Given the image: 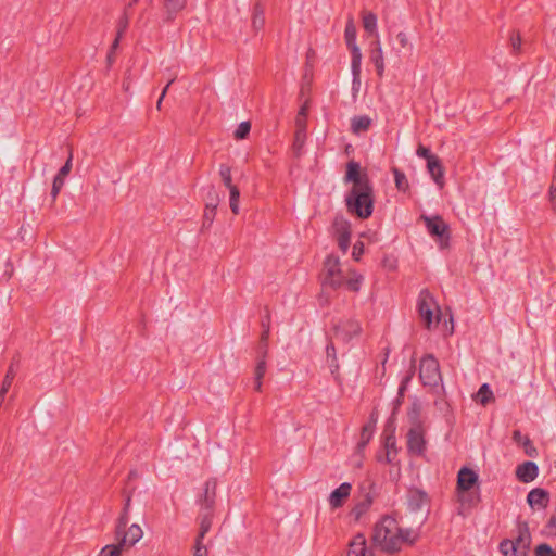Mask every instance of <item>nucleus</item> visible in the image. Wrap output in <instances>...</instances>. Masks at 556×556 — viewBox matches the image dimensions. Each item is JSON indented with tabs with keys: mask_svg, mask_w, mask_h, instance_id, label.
<instances>
[{
	"mask_svg": "<svg viewBox=\"0 0 556 556\" xmlns=\"http://www.w3.org/2000/svg\"><path fill=\"white\" fill-rule=\"evenodd\" d=\"M417 534L409 528H401L395 517L382 516L374 526L372 543L376 547L388 554L401 551L404 543L413 544Z\"/></svg>",
	"mask_w": 556,
	"mask_h": 556,
	"instance_id": "nucleus-1",
	"label": "nucleus"
},
{
	"mask_svg": "<svg viewBox=\"0 0 556 556\" xmlns=\"http://www.w3.org/2000/svg\"><path fill=\"white\" fill-rule=\"evenodd\" d=\"M346 208L358 218L366 219L374 211L372 185L352 188L345 197Z\"/></svg>",
	"mask_w": 556,
	"mask_h": 556,
	"instance_id": "nucleus-2",
	"label": "nucleus"
},
{
	"mask_svg": "<svg viewBox=\"0 0 556 556\" xmlns=\"http://www.w3.org/2000/svg\"><path fill=\"white\" fill-rule=\"evenodd\" d=\"M358 489L361 498L351 510V515L355 521H359L362 517L369 511L375 500L379 495L378 485L370 479L363 481Z\"/></svg>",
	"mask_w": 556,
	"mask_h": 556,
	"instance_id": "nucleus-3",
	"label": "nucleus"
},
{
	"mask_svg": "<svg viewBox=\"0 0 556 556\" xmlns=\"http://www.w3.org/2000/svg\"><path fill=\"white\" fill-rule=\"evenodd\" d=\"M418 313L427 329H431L433 325L440 321L441 311L428 290H421L418 296Z\"/></svg>",
	"mask_w": 556,
	"mask_h": 556,
	"instance_id": "nucleus-4",
	"label": "nucleus"
},
{
	"mask_svg": "<svg viewBox=\"0 0 556 556\" xmlns=\"http://www.w3.org/2000/svg\"><path fill=\"white\" fill-rule=\"evenodd\" d=\"M325 280L324 285L338 289L344 285V277L341 270L340 258L336 255H328L324 262Z\"/></svg>",
	"mask_w": 556,
	"mask_h": 556,
	"instance_id": "nucleus-5",
	"label": "nucleus"
},
{
	"mask_svg": "<svg viewBox=\"0 0 556 556\" xmlns=\"http://www.w3.org/2000/svg\"><path fill=\"white\" fill-rule=\"evenodd\" d=\"M419 378L424 386H437L441 379L439 363L433 355H426L420 361Z\"/></svg>",
	"mask_w": 556,
	"mask_h": 556,
	"instance_id": "nucleus-6",
	"label": "nucleus"
},
{
	"mask_svg": "<svg viewBox=\"0 0 556 556\" xmlns=\"http://www.w3.org/2000/svg\"><path fill=\"white\" fill-rule=\"evenodd\" d=\"M218 481L215 477L208 478L198 494L197 504L200 510L215 511Z\"/></svg>",
	"mask_w": 556,
	"mask_h": 556,
	"instance_id": "nucleus-7",
	"label": "nucleus"
},
{
	"mask_svg": "<svg viewBox=\"0 0 556 556\" xmlns=\"http://www.w3.org/2000/svg\"><path fill=\"white\" fill-rule=\"evenodd\" d=\"M427 442L425 439V431L421 425H416L410 428L407 433V450L410 454L416 456H424L426 452Z\"/></svg>",
	"mask_w": 556,
	"mask_h": 556,
	"instance_id": "nucleus-8",
	"label": "nucleus"
},
{
	"mask_svg": "<svg viewBox=\"0 0 556 556\" xmlns=\"http://www.w3.org/2000/svg\"><path fill=\"white\" fill-rule=\"evenodd\" d=\"M422 219L426 223V227L428 232L439 238L441 245H445L450 236H448V226L443 220V218L439 215L433 217L422 216Z\"/></svg>",
	"mask_w": 556,
	"mask_h": 556,
	"instance_id": "nucleus-9",
	"label": "nucleus"
},
{
	"mask_svg": "<svg viewBox=\"0 0 556 556\" xmlns=\"http://www.w3.org/2000/svg\"><path fill=\"white\" fill-rule=\"evenodd\" d=\"M345 182H353L352 188H362L371 185L368 175L361 174V165L355 161H350L346 165V173L344 176Z\"/></svg>",
	"mask_w": 556,
	"mask_h": 556,
	"instance_id": "nucleus-10",
	"label": "nucleus"
},
{
	"mask_svg": "<svg viewBox=\"0 0 556 556\" xmlns=\"http://www.w3.org/2000/svg\"><path fill=\"white\" fill-rule=\"evenodd\" d=\"M344 38L346 46L351 51L352 59H354V64L357 66L358 59H362V52L359 47L356 45V27L353 18H350L345 25Z\"/></svg>",
	"mask_w": 556,
	"mask_h": 556,
	"instance_id": "nucleus-11",
	"label": "nucleus"
},
{
	"mask_svg": "<svg viewBox=\"0 0 556 556\" xmlns=\"http://www.w3.org/2000/svg\"><path fill=\"white\" fill-rule=\"evenodd\" d=\"M334 329L336 334L345 342L352 340L354 337L359 336L362 332L359 323L354 319L341 321L338 326H336Z\"/></svg>",
	"mask_w": 556,
	"mask_h": 556,
	"instance_id": "nucleus-12",
	"label": "nucleus"
},
{
	"mask_svg": "<svg viewBox=\"0 0 556 556\" xmlns=\"http://www.w3.org/2000/svg\"><path fill=\"white\" fill-rule=\"evenodd\" d=\"M143 536L141 527L137 523H132L128 529L122 531V534L115 535L116 541H121L122 545L126 548L132 547Z\"/></svg>",
	"mask_w": 556,
	"mask_h": 556,
	"instance_id": "nucleus-13",
	"label": "nucleus"
},
{
	"mask_svg": "<svg viewBox=\"0 0 556 556\" xmlns=\"http://www.w3.org/2000/svg\"><path fill=\"white\" fill-rule=\"evenodd\" d=\"M478 475L475 470L463 467L457 473L456 489L458 492H466L473 488L478 483Z\"/></svg>",
	"mask_w": 556,
	"mask_h": 556,
	"instance_id": "nucleus-14",
	"label": "nucleus"
},
{
	"mask_svg": "<svg viewBox=\"0 0 556 556\" xmlns=\"http://www.w3.org/2000/svg\"><path fill=\"white\" fill-rule=\"evenodd\" d=\"M352 484L349 482L341 483L334 489L328 498L329 505L332 509L340 508L344 505L345 501L350 497Z\"/></svg>",
	"mask_w": 556,
	"mask_h": 556,
	"instance_id": "nucleus-15",
	"label": "nucleus"
},
{
	"mask_svg": "<svg viewBox=\"0 0 556 556\" xmlns=\"http://www.w3.org/2000/svg\"><path fill=\"white\" fill-rule=\"evenodd\" d=\"M539 467L534 462L528 460L517 466L516 477L520 482L529 483L535 480Z\"/></svg>",
	"mask_w": 556,
	"mask_h": 556,
	"instance_id": "nucleus-16",
	"label": "nucleus"
},
{
	"mask_svg": "<svg viewBox=\"0 0 556 556\" xmlns=\"http://www.w3.org/2000/svg\"><path fill=\"white\" fill-rule=\"evenodd\" d=\"M527 502L533 509H545L549 503V493L542 488L532 489L527 495Z\"/></svg>",
	"mask_w": 556,
	"mask_h": 556,
	"instance_id": "nucleus-17",
	"label": "nucleus"
},
{
	"mask_svg": "<svg viewBox=\"0 0 556 556\" xmlns=\"http://www.w3.org/2000/svg\"><path fill=\"white\" fill-rule=\"evenodd\" d=\"M346 556H372V553L367 548L364 534L358 533L353 538L349 544Z\"/></svg>",
	"mask_w": 556,
	"mask_h": 556,
	"instance_id": "nucleus-18",
	"label": "nucleus"
},
{
	"mask_svg": "<svg viewBox=\"0 0 556 556\" xmlns=\"http://www.w3.org/2000/svg\"><path fill=\"white\" fill-rule=\"evenodd\" d=\"M371 47L370 61L375 64L377 75L382 77L384 73V61L380 39L375 40Z\"/></svg>",
	"mask_w": 556,
	"mask_h": 556,
	"instance_id": "nucleus-19",
	"label": "nucleus"
},
{
	"mask_svg": "<svg viewBox=\"0 0 556 556\" xmlns=\"http://www.w3.org/2000/svg\"><path fill=\"white\" fill-rule=\"evenodd\" d=\"M427 169L434 182L442 188L444 186V168L438 156L427 162Z\"/></svg>",
	"mask_w": 556,
	"mask_h": 556,
	"instance_id": "nucleus-20",
	"label": "nucleus"
},
{
	"mask_svg": "<svg viewBox=\"0 0 556 556\" xmlns=\"http://www.w3.org/2000/svg\"><path fill=\"white\" fill-rule=\"evenodd\" d=\"M163 2L165 13L164 20L166 22L174 21L177 14L187 5V0H163Z\"/></svg>",
	"mask_w": 556,
	"mask_h": 556,
	"instance_id": "nucleus-21",
	"label": "nucleus"
},
{
	"mask_svg": "<svg viewBox=\"0 0 556 556\" xmlns=\"http://www.w3.org/2000/svg\"><path fill=\"white\" fill-rule=\"evenodd\" d=\"M296 126H298V129L295 130V134H294L292 150H293L294 155L296 157H299L302 154V150H303V147L306 141V128H305V124L302 123L300 118H296Z\"/></svg>",
	"mask_w": 556,
	"mask_h": 556,
	"instance_id": "nucleus-22",
	"label": "nucleus"
},
{
	"mask_svg": "<svg viewBox=\"0 0 556 556\" xmlns=\"http://www.w3.org/2000/svg\"><path fill=\"white\" fill-rule=\"evenodd\" d=\"M428 504V496L424 491L413 490L408 496V507L410 510H419Z\"/></svg>",
	"mask_w": 556,
	"mask_h": 556,
	"instance_id": "nucleus-23",
	"label": "nucleus"
},
{
	"mask_svg": "<svg viewBox=\"0 0 556 556\" xmlns=\"http://www.w3.org/2000/svg\"><path fill=\"white\" fill-rule=\"evenodd\" d=\"M20 365V359L18 357H14L8 369H7V372H5V376L3 378V381H2V384H1V389H2V393L3 392H8L16 377V372H17V367Z\"/></svg>",
	"mask_w": 556,
	"mask_h": 556,
	"instance_id": "nucleus-24",
	"label": "nucleus"
},
{
	"mask_svg": "<svg viewBox=\"0 0 556 556\" xmlns=\"http://www.w3.org/2000/svg\"><path fill=\"white\" fill-rule=\"evenodd\" d=\"M362 20L365 31L371 36H375L376 40L379 39V34L377 30V15L372 12H363Z\"/></svg>",
	"mask_w": 556,
	"mask_h": 556,
	"instance_id": "nucleus-25",
	"label": "nucleus"
},
{
	"mask_svg": "<svg viewBox=\"0 0 556 556\" xmlns=\"http://www.w3.org/2000/svg\"><path fill=\"white\" fill-rule=\"evenodd\" d=\"M213 517H214V511L200 510V514H199L200 530H199V534H198V535H200V539H204L206 533L211 530Z\"/></svg>",
	"mask_w": 556,
	"mask_h": 556,
	"instance_id": "nucleus-26",
	"label": "nucleus"
},
{
	"mask_svg": "<svg viewBox=\"0 0 556 556\" xmlns=\"http://www.w3.org/2000/svg\"><path fill=\"white\" fill-rule=\"evenodd\" d=\"M511 541L516 545V547H518V548H522L523 547V551L527 554L528 549H529V546H530V542H531V534H530L527 526L519 527L518 536L515 540H511Z\"/></svg>",
	"mask_w": 556,
	"mask_h": 556,
	"instance_id": "nucleus-27",
	"label": "nucleus"
},
{
	"mask_svg": "<svg viewBox=\"0 0 556 556\" xmlns=\"http://www.w3.org/2000/svg\"><path fill=\"white\" fill-rule=\"evenodd\" d=\"M500 551L504 556H526L523 547H516L513 541L508 539H505L500 543Z\"/></svg>",
	"mask_w": 556,
	"mask_h": 556,
	"instance_id": "nucleus-28",
	"label": "nucleus"
},
{
	"mask_svg": "<svg viewBox=\"0 0 556 556\" xmlns=\"http://www.w3.org/2000/svg\"><path fill=\"white\" fill-rule=\"evenodd\" d=\"M371 119L367 115L355 116L351 121V129L354 134H361L369 129Z\"/></svg>",
	"mask_w": 556,
	"mask_h": 556,
	"instance_id": "nucleus-29",
	"label": "nucleus"
},
{
	"mask_svg": "<svg viewBox=\"0 0 556 556\" xmlns=\"http://www.w3.org/2000/svg\"><path fill=\"white\" fill-rule=\"evenodd\" d=\"M493 400H494L493 392H492L490 386L488 383H483L479 388V390L476 394V402H478L482 405H486L488 403H490Z\"/></svg>",
	"mask_w": 556,
	"mask_h": 556,
	"instance_id": "nucleus-30",
	"label": "nucleus"
},
{
	"mask_svg": "<svg viewBox=\"0 0 556 556\" xmlns=\"http://www.w3.org/2000/svg\"><path fill=\"white\" fill-rule=\"evenodd\" d=\"M392 173L394 175V182L397 190L406 192L409 189V184L406 175L397 167H393Z\"/></svg>",
	"mask_w": 556,
	"mask_h": 556,
	"instance_id": "nucleus-31",
	"label": "nucleus"
},
{
	"mask_svg": "<svg viewBox=\"0 0 556 556\" xmlns=\"http://www.w3.org/2000/svg\"><path fill=\"white\" fill-rule=\"evenodd\" d=\"M374 422H376V421L374 420ZM374 431H375V424H367V425L363 426L362 432H361V440L357 444L358 448H364L369 443V441L372 438Z\"/></svg>",
	"mask_w": 556,
	"mask_h": 556,
	"instance_id": "nucleus-32",
	"label": "nucleus"
},
{
	"mask_svg": "<svg viewBox=\"0 0 556 556\" xmlns=\"http://www.w3.org/2000/svg\"><path fill=\"white\" fill-rule=\"evenodd\" d=\"M126 548L122 545L121 541H117L116 544H108L101 548L99 556H122V553Z\"/></svg>",
	"mask_w": 556,
	"mask_h": 556,
	"instance_id": "nucleus-33",
	"label": "nucleus"
},
{
	"mask_svg": "<svg viewBox=\"0 0 556 556\" xmlns=\"http://www.w3.org/2000/svg\"><path fill=\"white\" fill-rule=\"evenodd\" d=\"M334 232L338 236L340 235H351V225L343 217H336L333 220Z\"/></svg>",
	"mask_w": 556,
	"mask_h": 556,
	"instance_id": "nucleus-34",
	"label": "nucleus"
},
{
	"mask_svg": "<svg viewBox=\"0 0 556 556\" xmlns=\"http://www.w3.org/2000/svg\"><path fill=\"white\" fill-rule=\"evenodd\" d=\"M239 198L240 191L238 187H233L229 189V206L231 212L237 215L239 214Z\"/></svg>",
	"mask_w": 556,
	"mask_h": 556,
	"instance_id": "nucleus-35",
	"label": "nucleus"
},
{
	"mask_svg": "<svg viewBox=\"0 0 556 556\" xmlns=\"http://www.w3.org/2000/svg\"><path fill=\"white\" fill-rule=\"evenodd\" d=\"M220 203V195L217 192V190L211 186L207 190L206 199H205V205L208 207H218Z\"/></svg>",
	"mask_w": 556,
	"mask_h": 556,
	"instance_id": "nucleus-36",
	"label": "nucleus"
},
{
	"mask_svg": "<svg viewBox=\"0 0 556 556\" xmlns=\"http://www.w3.org/2000/svg\"><path fill=\"white\" fill-rule=\"evenodd\" d=\"M216 210L217 207H208L207 205H205L203 213L202 230L207 229L212 226L214 218L216 216Z\"/></svg>",
	"mask_w": 556,
	"mask_h": 556,
	"instance_id": "nucleus-37",
	"label": "nucleus"
},
{
	"mask_svg": "<svg viewBox=\"0 0 556 556\" xmlns=\"http://www.w3.org/2000/svg\"><path fill=\"white\" fill-rule=\"evenodd\" d=\"M265 17H264V11L263 8L260 4H256L254 7V13H253V27L255 29H261L264 26Z\"/></svg>",
	"mask_w": 556,
	"mask_h": 556,
	"instance_id": "nucleus-38",
	"label": "nucleus"
},
{
	"mask_svg": "<svg viewBox=\"0 0 556 556\" xmlns=\"http://www.w3.org/2000/svg\"><path fill=\"white\" fill-rule=\"evenodd\" d=\"M219 175H220V178H222L224 185L228 189L236 187L235 185H232L231 168L228 165H226V164L220 165Z\"/></svg>",
	"mask_w": 556,
	"mask_h": 556,
	"instance_id": "nucleus-39",
	"label": "nucleus"
},
{
	"mask_svg": "<svg viewBox=\"0 0 556 556\" xmlns=\"http://www.w3.org/2000/svg\"><path fill=\"white\" fill-rule=\"evenodd\" d=\"M361 63L362 59H358L357 66L354 64V59L351 61V68L353 75V89H357L361 85Z\"/></svg>",
	"mask_w": 556,
	"mask_h": 556,
	"instance_id": "nucleus-40",
	"label": "nucleus"
},
{
	"mask_svg": "<svg viewBox=\"0 0 556 556\" xmlns=\"http://www.w3.org/2000/svg\"><path fill=\"white\" fill-rule=\"evenodd\" d=\"M251 130L250 122H242L239 124L238 128L235 131V138L238 140L247 138Z\"/></svg>",
	"mask_w": 556,
	"mask_h": 556,
	"instance_id": "nucleus-41",
	"label": "nucleus"
},
{
	"mask_svg": "<svg viewBox=\"0 0 556 556\" xmlns=\"http://www.w3.org/2000/svg\"><path fill=\"white\" fill-rule=\"evenodd\" d=\"M129 522V514L128 513H121V516L117 519L116 527H115V535L122 534V531L127 528V525Z\"/></svg>",
	"mask_w": 556,
	"mask_h": 556,
	"instance_id": "nucleus-42",
	"label": "nucleus"
},
{
	"mask_svg": "<svg viewBox=\"0 0 556 556\" xmlns=\"http://www.w3.org/2000/svg\"><path fill=\"white\" fill-rule=\"evenodd\" d=\"M193 556H208L207 547L203 544V539H200V535L195 539Z\"/></svg>",
	"mask_w": 556,
	"mask_h": 556,
	"instance_id": "nucleus-43",
	"label": "nucleus"
},
{
	"mask_svg": "<svg viewBox=\"0 0 556 556\" xmlns=\"http://www.w3.org/2000/svg\"><path fill=\"white\" fill-rule=\"evenodd\" d=\"M266 374V359L264 357H261L257 361L255 370H254V380H263L264 376Z\"/></svg>",
	"mask_w": 556,
	"mask_h": 556,
	"instance_id": "nucleus-44",
	"label": "nucleus"
},
{
	"mask_svg": "<svg viewBox=\"0 0 556 556\" xmlns=\"http://www.w3.org/2000/svg\"><path fill=\"white\" fill-rule=\"evenodd\" d=\"M362 281V275H355L354 277L349 278L348 280L344 279V283H346L348 288L354 292H357L359 290Z\"/></svg>",
	"mask_w": 556,
	"mask_h": 556,
	"instance_id": "nucleus-45",
	"label": "nucleus"
},
{
	"mask_svg": "<svg viewBox=\"0 0 556 556\" xmlns=\"http://www.w3.org/2000/svg\"><path fill=\"white\" fill-rule=\"evenodd\" d=\"M128 24H129V16H128V13L127 11L125 10V12L123 13V15L121 16L119 21H118V24H117V34H118V37H122L123 34L125 33V30L127 29L128 27Z\"/></svg>",
	"mask_w": 556,
	"mask_h": 556,
	"instance_id": "nucleus-46",
	"label": "nucleus"
},
{
	"mask_svg": "<svg viewBox=\"0 0 556 556\" xmlns=\"http://www.w3.org/2000/svg\"><path fill=\"white\" fill-rule=\"evenodd\" d=\"M64 186V179L61 178V177H54L53 179V182H52V189H51V197L53 199V201L56 199V197L59 195L61 189L63 188Z\"/></svg>",
	"mask_w": 556,
	"mask_h": 556,
	"instance_id": "nucleus-47",
	"label": "nucleus"
},
{
	"mask_svg": "<svg viewBox=\"0 0 556 556\" xmlns=\"http://www.w3.org/2000/svg\"><path fill=\"white\" fill-rule=\"evenodd\" d=\"M339 249L345 254L350 247L351 235H340L337 237Z\"/></svg>",
	"mask_w": 556,
	"mask_h": 556,
	"instance_id": "nucleus-48",
	"label": "nucleus"
},
{
	"mask_svg": "<svg viewBox=\"0 0 556 556\" xmlns=\"http://www.w3.org/2000/svg\"><path fill=\"white\" fill-rule=\"evenodd\" d=\"M416 154L419 156V157H422L425 159L427 162L429 160H432L434 159L437 155L432 154L430 149L428 147H425L422 144H419L417 150H416Z\"/></svg>",
	"mask_w": 556,
	"mask_h": 556,
	"instance_id": "nucleus-49",
	"label": "nucleus"
},
{
	"mask_svg": "<svg viewBox=\"0 0 556 556\" xmlns=\"http://www.w3.org/2000/svg\"><path fill=\"white\" fill-rule=\"evenodd\" d=\"M510 46L514 53H519L521 49V37L519 33H513L510 36Z\"/></svg>",
	"mask_w": 556,
	"mask_h": 556,
	"instance_id": "nucleus-50",
	"label": "nucleus"
},
{
	"mask_svg": "<svg viewBox=\"0 0 556 556\" xmlns=\"http://www.w3.org/2000/svg\"><path fill=\"white\" fill-rule=\"evenodd\" d=\"M535 556H554V552L548 544L542 543L536 546Z\"/></svg>",
	"mask_w": 556,
	"mask_h": 556,
	"instance_id": "nucleus-51",
	"label": "nucleus"
},
{
	"mask_svg": "<svg viewBox=\"0 0 556 556\" xmlns=\"http://www.w3.org/2000/svg\"><path fill=\"white\" fill-rule=\"evenodd\" d=\"M548 197L552 208L556 212V178L551 181Z\"/></svg>",
	"mask_w": 556,
	"mask_h": 556,
	"instance_id": "nucleus-52",
	"label": "nucleus"
},
{
	"mask_svg": "<svg viewBox=\"0 0 556 556\" xmlns=\"http://www.w3.org/2000/svg\"><path fill=\"white\" fill-rule=\"evenodd\" d=\"M364 253V243L362 241H356L353 245L352 257L358 262L361 256Z\"/></svg>",
	"mask_w": 556,
	"mask_h": 556,
	"instance_id": "nucleus-53",
	"label": "nucleus"
},
{
	"mask_svg": "<svg viewBox=\"0 0 556 556\" xmlns=\"http://www.w3.org/2000/svg\"><path fill=\"white\" fill-rule=\"evenodd\" d=\"M72 169V154L65 162V164L60 168L59 173L55 175L56 177H61L65 179V177L70 174Z\"/></svg>",
	"mask_w": 556,
	"mask_h": 556,
	"instance_id": "nucleus-54",
	"label": "nucleus"
},
{
	"mask_svg": "<svg viewBox=\"0 0 556 556\" xmlns=\"http://www.w3.org/2000/svg\"><path fill=\"white\" fill-rule=\"evenodd\" d=\"M522 446L525 447V452L528 456L532 457L536 454V450L528 437H525L522 441Z\"/></svg>",
	"mask_w": 556,
	"mask_h": 556,
	"instance_id": "nucleus-55",
	"label": "nucleus"
},
{
	"mask_svg": "<svg viewBox=\"0 0 556 556\" xmlns=\"http://www.w3.org/2000/svg\"><path fill=\"white\" fill-rule=\"evenodd\" d=\"M395 445H396L395 437L393 434L387 435L384 439V448L389 450L391 452H394V454H395L396 453Z\"/></svg>",
	"mask_w": 556,
	"mask_h": 556,
	"instance_id": "nucleus-56",
	"label": "nucleus"
},
{
	"mask_svg": "<svg viewBox=\"0 0 556 556\" xmlns=\"http://www.w3.org/2000/svg\"><path fill=\"white\" fill-rule=\"evenodd\" d=\"M174 80H175V78H172V79L166 84V86L164 87V89L162 90V93H161V96H160V98H159V100H157V102H156V109H157V110H161L162 101H163L164 97L166 96V93H167V90H168L169 86L174 83Z\"/></svg>",
	"mask_w": 556,
	"mask_h": 556,
	"instance_id": "nucleus-57",
	"label": "nucleus"
},
{
	"mask_svg": "<svg viewBox=\"0 0 556 556\" xmlns=\"http://www.w3.org/2000/svg\"><path fill=\"white\" fill-rule=\"evenodd\" d=\"M412 376L413 374H408L407 376H405L402 381H401V384L399 387V395H403V393L405 392L406 388H407V384L408 382L410 381L412 379Z\"/></svg>",
	"mask_w": 556,
	"mask_h": 556,
	"instance_id": "nucleus-58",
	"label": "nucleus"
},
{
	"mask_svg": "<svg viewBox=\"0 0 556 556\" xmlns=\"http://www.w3.org/2000/svg\"><path fill=\"white\" fill-rule=\"evenodd\" d=\"M326 354H327V357H331L332 358V362L336 363L337 362V355H336V346L332 342H330L327 346H326Z\"/></svg>",
	"mask_w": 556,
	"mask_h": 556,
	"instance_id": "nucleus-59",
	"label": "nucleus"
},
{
	"mask_svg": "<svg viewBox=\"0 0 556 556\" xmlns=\"http://www.w3.org/2000/svg\"><path fill=\"white\" fill-rule=\"evenodd\" d=\"M396 39L402 48H406L408 46V37L404 31H400L396 35Z\"/></svg>",
	"mask_w": 556,
	"mask_h": 556,
	"instance_id": "nucleus-60",
	"label": "nucleus"
},
{
	"mask_svg": "<svg viewBox=\"0 0 556 556\" xmlns=\"http://www.w3.org/2000/svg\"><path fill=\"white\" fill-rule=\"evenodd\" d=\"M549 534H556V516H552L546 525Z\"/></svg>",
	"mask_w": 556,
	"mask_h": 556,
	"instance_id": "nucleus-61",
	"label": "nucleus"
},
{
	"mask_svg": "<svg viewBox=\"0 0 556 556\" xmlns=\"http://www.w3.org/2000/svg\"><path fill=\"white\" fill-rule=\"evenodd\" d=\"M130 504H131V493H128L125 497L124 507L122 509L123 513H128L130 510Z\"/></svg>",
	"mask_w": 556,
	"mask_h": 556,
	"instance_id": "nucleus-62",
	"label": "nucleus"
},
{
	"mask_svg": "<svg viewBox=\"0 0 556 556\" xmlns=\"http://www.w3.org/2000/svg\"><path fill=\"white\" fill-rule=\"evenodd\" d=\"M523 439H525V437H522V434H521V432L519 430H515L513 432V440H514V442L522 445Z\"/></svg>",
	"mask_w": 556,
	"mask_h": 556,
	"instance_id": "nucleus-63",
	"label": "nucleus"
},
{
	"mask_svg": "<svg viewBox=\"0 0 556 556\" xmlns=\"http://www.w3.org/2000/svg\"><path fill=\"white\" fill-rule=\"evenodd\" d=\"M269 330H263L261 333L260 343L266 345L268 343Z\"/></svg>",
	"mask_w": 556,
	"mask_h": 556,
	"instance_id": "nucleus-64",
	"label": "nucleus"
}]
</instances>
